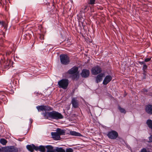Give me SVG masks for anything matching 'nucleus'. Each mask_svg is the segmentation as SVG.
Instances as JSON below:
<instances>
[{
    "label": "nucleus",
    "mask_w": 152,
    "mask_h": 152,
    "mask_svg": "<svg viewBox=\"0 0 152 152\" xmlns=\"http://www.w3.org/2000/svg\"><path fill=\"white\" fill-rule=\"evenodd\" d=\"M38 111H50L53 110V108L47 105H41L36 107Z\"/></svg>",
    "instance_id": "6"
},
{
    "label": "nucleus",
    "mask_w": 152,
    "mask_h": 152,
    "mask_svg": "<svg viewBox=\"0 0 152 152\" xmlns=\"http://www.w3.org/2000/svg\"><path fill=\"white\" fill-rule=\"evenodd\" d=\"M30 121H31V123H32V122H33V120H32V119H31V118H30Z\"/></svg>",
    "instance_id": "41"
},
{
    "label": "nucleus",
    "mask_w": 152,
    "mask_h": 152,
    "mask_svg": "<svg viewBox=\"0 0 152 152\" xmlns=\"http://www.w3.org/2000/svg\"><path fill=\"white\" fill-rule=\"evenodd\" d=\"M107 135L108 137L111 139H115L118 136V132L114 130H112L109 132Z\"/></svg>",
    "instance_id": "5"
},
{
    "label": "nucleus",
    "mask_w": 152,
    "mask_h": 152,
    "mask_svg": "<svg viewBox=\"0 0 152 152\" xmlns=\"http://www.w3.org/2000/svg\"><path fill=\"white\" fill-rule=\"evenodd\" d=\"M51 152H55L54 150H53Z\"/></svg>",
    "instance_id": "44"
},
{
    "label": "nucleus",
    "mask_w": 152,
    "mask_h": 152,
    "mask_svg": "<svg viewBox=\"0 0 152 152\" xmlns=\"http://www.w3.org/2000/svg\"><path fill=\"white\" fill-rule=\"evenodd\" d=\"M65 109H64V110L65 111V110H69L70 108V105H65Z\"/></svg>",
    "instance_id": "30"
},
{
    "label": "nucleus",
    "mask_w": 152,
    "mask_h": 152,
    "mask_svg": "<svg viewBox=\"0 0 152 152\" xmlns=\"http://www.w3.org/2000/svg\"><path fill=\"white\" fill-rule=\"evenodd\" d=\"M73 107L74 108H77L78 107V105H73Z\"/></svg>",
    "instance_id": "38"
},
{
    "label": "nucleus",
    "mask_w": 152,
    "mask_h": 152,
    "mask_svg": "<svg viewBox=\"0 0 152 152\" xmlns=\"http://www.w3.org/2000/svg\"><path fill=\"white\" fill-rule=\"evenodd\" d=\"M146 123L149 128L152 129V120L148 119L146 121Z\"/></svg>",
    "instance_id": "18"
},
{
    "label": "nucleus",
    "mask_w": 152,
    "mask_h": 152,
    "mask_svg": "<svg viewBox=\"0 0 152 152\" xmlns=\"http://www.w3.org/2000/svg\"><path fill=\"white\" fill-rule=\"evenodd\" d=\"M11 51L7 53V55L8 54V55H9L11 54Z\"/></svg>",
    "instance_id": "39"
},
{
    "label": "nucleus",
    "mask_w": 152,
    "mask_h": 152,
    "mask_svg": "<svg viewBox=\"0 0 152 152\" xmlns=\"http://www.w3.org/2000/svg\"><path fill=\"white\" fill-rule=\"evenodd\" d=\"M39 38L41 39L42 40V39L43 40L44 39V36L43 35H40L39 37Z\"/></svg>",
    "instance_id": "37"
},
{
    "label": "nucleus",
    "mask_w": 152,
    "mask_h": 152,
    "mask_svg": "<svg viewBox=\"0 0 152 152\" xmlns=\"http://www.w3.org/2000/svg\"><path fill=\"white\" fill-rule=\"evenodd\" d=\"M60 61L62 64L66 65L69 63V58L67 55L62 54L60 56Z\"/></svg>",
    "instance_id": "4"
},
{
    "label": "nucleus",
    "mask_w": 152,
    "mask_h": 152,
    "mask_svg": "<svg viewBox=\"0 0 152 152\" xmlns=\"http://www.w3.org/2000/svg\"><path fill=\"white\" fill-rule=\"evenodd\" d=\"M77 100L76 98H73L72 99V104H77Z\"/></svg>",
    "instance_id": "25"
},
{
    "label": "nucleus",
    "mask_w": 152,
    "mask_h": 152,
    "mask_svg": "<svg viewBox=\"0 0 152 152\" xmlns=\"http://www.w3.org/2000/svg\"><path fill=\"white\" fill-rule=\"evenodd\" d=\"M45 115L49 119L58 120L63 119V115L58 112L53 110L51 112L45 113Z\"/></svg>",
    "instance_id": "1"
},
{
    "label": "nucleus",
    "mask_w": 152,
    "mask_h": 152,
    "mask_svg": "<svg viewBox=\"0 0 152 152\" xmlns=\"http://www.w3.org/2000/svg\"><path fill=\"white\" fill-rule=\"evenodd\" d=\"M28 39H30L29 38L28 36Z\"/></svg>",
    "instance_id": "45"
},
{
    "label": "nucleus",
    "mask_w": 152,
    "mask_h": 152,
    "mask_svg": "<svg viewBox=\"0 0 152 152\" xmlns=\"http://www.w3.org/2000/svg\"><path fill=\"white\" fill-rule=\"evenodd\" d=\"M112 78V77L110 75L106 76L103 81V84L104 85H107L111 81Z\"/></svg>",
    "instance_id": "10"
},
{
    "label": "nucleus",
    "mask_w": 152,
    "mask_h": 152,
    "mask_svg": "<svg viewBox=\"0 0 152 152\" xmlns=\"http://www.w3.org/2000/svg\"><path fill=\"white\" fill-rule=\"evenodd\" d=\"M0 25H1L2 27H4L5 25V23L4 21H1L0 20Z\"/></svg>",
    "instance_id": "31"
},
{
    "label": "nucleus",
    "mask_w": 152,
    "mask_h": 152,
    "mask_svg": "<svg viewBox=\"0 0 152 152\" xmlns=\"http://www.w3.org/2000/svg\"><path fill=\"white\" fill-rule=\"evenodd\" d=\"M96 0H90L89 4L91 5L94 4L95 3Z\"/></svg>",
    "instance_id": "28"
},
{
    "label": "nucleus",
    "mask_w": 152,
    "mask_h": 152,
    "mask_svg": "<svg viewBox=\"0 0 152 152\" xmlns=\"http://www.w3.org/2000/svg\"><path fill=\"white\" fill-rule=\"evenodd\" d=\"M47 149V152H51L53 150V147L51 145H48L45 146Z\"/></svg>",
    "instance_id": "19"
},
{
    "label": "nucleus",
    "mask_w": 152,
    "mask_h": 152,
    "mask_svg": "<svg viewBox=\"0 0 152 152\" xmlns=\"http://www.w3.org/2000/svg\"><path fill=\"white\" fill-rule=\"evenodd\" d=\"M118 109L121 113L124 114L126 113L125 110L124 108L121 107L120 106H118Z\"/></svg>",
    "instance_id": "23"
},
{
    "label": "nucleus",
    "mask_w": 152,
    "mask_h": 152,
    "mask_svg": "<svg viewBox=\"0 0 152 152\" xmlns=\"http://www.w3.org/2000/svg\"><path fill=\"white\" fill-rule=\"evenodd\" d=\"M66 152H73V150L71 148H66Z\"/></svg>",
    "instance_id": "29"
},
{
    "label": "nucleus",
    "mask_w": 152,
    "mask_h": 152,
    "mask_svg": "<svg viewBox=\"0 0 152 152\" xmlns=\"http://www.w3.org/2000/svg\"><path fill=\"white\" fill-rule=\"evenodd\" d=\"M140 152H148L147 149H146V148H143L141 150Z\"/></svg>",
    "instance_id": "33"
},
{
    "label": "nucleus",
    "mask_w": 152,
    "mask_h": 152,
    "mask_svg": "<svg viewBox=\"0 0 152 152\" xmlns=\"http://www.w3.org/2000/svg\"><path fill=\"white\" fill-rule=\"evenodd\" d=\"M145 110L148 113L152 114V105H146Z\"/></svg>",
    "instance_id": "13"
},
{
    "label": "nucleus",
    "mask_w": 152,
    "mask_h": 152,
    "mask_svg": "<svg viewBox=\"0 0 152 152\" xmlns=\"http://www.w3.org/2000/svg\"><path fill=\"white\" fill-rule=\"evenodd\" d=\"M148 68V66L146 64H145L144 65H143L142 66V70L143 72H145V71H146Z\"/></svg>",
    "instance_id": "27"
},
{
    "label": "nucleus",
    "mask_w": 152,
    "mask_h": 152,
    "mask_svg": "<svg viewBox=\"0 0 152 152\" xmlns=\"http://www.w3.org/2000/svg\"><path fill=\"white\" fill-rule=\"evenodd\" d=\"M51 135L54 140H58L60 139V136L58 134L57 132H52L51 133Z\"/></svg>",
    "instance_id": "12"
},
{
    "label": "nucleus",
    "mask_w": 152,
    "mask_h": 152,
    "mask_svg": "<svg viewBox=\"0 0 152 152\" xmlns=\"http://www.w3.org/2000/svg\"><path fill=\"white\" fill-rule=\"evenodd\" d=\"M70 134L72 136H82V135L79 133L74 131H71L69 132Z\"/></svg>",
    "instance_id": "16"
},
{
    "label": "nucleus",
    "mask_w": 152,
    "mask_h": 152,
    "mask_svg": "<svg viewBox=\"0 0 152 152\" xmlns=\"http://www.w3.org/2000/svg\"><path fill=\"white\" fill-rule=\"evenodd\" d=\"M143 79H146V76H144V77H143Z\"/></svg>",
    "instance_id": "42"
},
{
    "label": "nucleus",
    "mask_w": 152,
    "mask_h": 152,
    "mask_svg": "<svg viewBox=\"0 0 152 152\" xmlns=\"http://www.w3.org/2000/svg\"><path fill=\"white\" fill-rule=\"evenodd\" d=\"M23 36L24 37H25V38L26 39H28V36L29 38L30 39L31 38V35L29 34L28 33H26V34H24V33L22 34L23 36Z\"/></svg>",
    "instance_id": "22"
},
{
    "label": "nucleus",
    "mask_w": 152,
    "mask_h": 152,
    "mask_svg": "<svg viewBox=\"0 0 152 152\" xmlns=\"http://www.w3.org/2000/svg\"><path fill=\"white\" fill-rule=\"evenodd\" d=\"M11 62V61L10 60L5 61L4 64L5 68H7L10 66Z\"/></svg>",
    "instance_id": "20"
},
{
    "label": "nucleus",
    "mask_w": 152,
    "mask_h": 152,
    "mask_svg": "<svg viewBox=\"0 0 152 152\" xmlns=\"http://www.w3.org/2000/svg\"><path fill=\"white\" fill-rule=\"evenodd\" d=\"M90 73V71L88 70L83 69L82 70L80 75L83 78H86L89 77Z\"/></svg>",
    "instance_id": "8"
},
{
    "label": "nucleus",
    "mask_w": 152,
    "mask_h": 152,
    "mask_svg": "<svg viewBox=\"0 0 152 152\" xmlns=\"http://www.w3.org/2000/svg\"><path fill=\"white\" fill-rule=\"evenodd\" d=\"M45 147L43 145H40L39 146H36L35 151H39L41 152H45Z\"/></svg>",
    "instance_id": "14"
},
{
    "label": "nucleus",
    "mask_w": 152,
    "mask_h": 152,
    "mask_svg": "<svg viewBox=\"0 0 152 152\" xmlns=\"http://www.w3.org/2000/svg\"><path fill=\"white\" fill-rule=\"evenodd\" d=\"M149 141V142H152V135H151L150 136L148 137Z\"/></svg>",
    "instance_id": "35"
},
{
    "label": "nucleus",
    "mask_w": 152,
    "mask_h": 152,
    "mask_svg": "<svg viewBox=\"0 0 152 152\" xmlns=\"http://www.w3.org/2000/svg\"><path fill=\"white\" fill-rule=\"evenodd\" d=\"M78 67L76 66H74L67 71V73L69 75H72L71 76L72 80H77L79 78V75Z\"/></svg>",
    "instance_id": "2"
},
{
    "label": "nucleus",
    "mask_w": 152,
    "mask_h": 152,
    "mask_svg": "<svg viewBox=\"0 0 152 152\" xmlns=\"http://www.w3.org/2000/svg\"><path fill=\"white\" fill-rule=\"evenodd\" d=\"M0 142L2 145H5L7 143V141L5 139L2 138L0 139Z\"/></svg>",
    "instance_id": "24"
},
{
    "label": "nucleus",
    "mask_w": 152,
    "mask_h": 152,
    "mask_svg": "<svg viewBox=\"0 0 152 152\" xmlns=\"http://www.w3.org/2000/svg\"><path fill=\"white\" fill-rule=\"evenodd\" d=\"M145 61H139L138 62L141 65H144L145 64Z\"/></svg>",
    "instance_id": "36"
},
{
    "label": "nucleus",
    "mask_w": 152,
    "mask_h": 152,
    "mask_svg": "<svg viewBox=\"0 0 152 152\" xmlns=\"http://www.w3.org/2000/svg\"><path fill=\"white\" fill-rule=\"evenodd\" d=\"M55 151L57 152H66L65 150L61 147H56Z\"/></svg>",
    "instance_id": "21"
},
{
    "label": "nucleus",
    "mask_w": 152,
    "mask_h": 152,
    "mask_svg": "<svg viewBox=\"0 0 152 152\" xmlns=\"http://www.w3.org/2000/svg\"><path fill=\"white\" fill-rule=\"evenodd\" d=\"M36 147V146L33 144H32V145H28L26 146L27 149L31 152H33L34 150H35Z\"/></svg>",
    "instance_id": "15"
},
{
    "label": "nucleus",
    "mask_w": 152,
    "mask_h": 152,
    "mask_svg": "<svg viewBox=\"0 0 152 152\" xmlns=\"http://www.w3.org/2000/svg\"><path fill=\"white\" fill-rule=\"evenodd\" d=\"M57 132L60 136L61 135H65V131L64 130H62L60 128H58L57 129Z\"/></svg>",
    "instance_id": "17"
},
{
    "label": "nucleus",
    "mask_w": 152,
    "mask_h": 152,
    "mask_svg": "<svg viewBox=\"0 0 152 152\" xmlns=\"http://www.w3.org/2000/svg\"><path fill=\"white\" fill-rule=\"evenodd\" d=\"M4 94V93L2 91H0V96H3V98H0V104H5L7 103V100L6 96L3 95Z\"/></svg>",
    "instance_id": "9"
},
{
    "label": "nucleus",
    "mask_w": 152,
    "mask_h": 152,
    "mask_svg": "<svg viewBox=\"0 0 152 152\" xmlns=\"http://www.w3.org/2000/svg\"><path fill=\"white\" fill-rule=\"evenodd\" d=\"M104 76V74L103 73H100L98 75L96 78V82L98 83L102 80V77Z\"/></svg>",
    "instance_id": "11"
},
{
    "label": "nucleus",
    "mask_w": 152,
    "mask_h": 152,
    "mask_svg": "<svg viewBox=\"0 0 152 152\" xmlns=\"http://www.w3.org/2000/svg\"><path fill=\"white\" fill-rule=\"evenodd\" d=\"M102 71V69L99 66L97 65L93 67L91 69V72L93 75H96L101 73Z\"/></svg>",
    "instance_id": "7"
},
{
    "label": "nucleus",
    "mask_w": 152,
    "mask_h": 152,
    "mask_svg": "<svg viewBox=\"0 0 152 152\" xmlns=\"http://www.w3.org/2000/svg\"><path fill=\"white\" fill-rule=\"evenodd\" d=\"M144 91H145V92H147V90H146V89H145V90H144Z\"/></svg>",
    "instance_id": "43"
},
{
    "label": "nucleus",
    "mask_w": 152,
    "mask_h": 152,
    "mask_svg": "<svg viewBox=\"0 0 152 152\" xmlns=\"http://www.w3.org/2000/svg\"><path fill=\"white\" fill-rule=\"evenodd\" d=\"M151 58H147L145 59L144 61L145 62H148L151 60Z\"/></svg>",
    "instance_id": "32"
},
{
    "label": "nucleus",
    "mask_w": 152,
    "mask_h": 152,
    "mask_svg": "<svg viewBox=\"0 0 152 152\" xmlns=\"http://www.w3.org/2000/svg\"><path fill=\"white\" fill-rule=\"evenodd\" d=\"M1 151V148H0V152Z\"/></svg>",
    "instance_id": "46"
},
{
    "label": "nucleus",
    "mask_w": 152,
    "mask_h": 152,
    "mask_svg": "<svg viewBox=\"0 0 152 152\" xmlns=\"http://www.w3.org/2000/svg\"><path fill=\"white\" fill-rule=\"evenodd\" d=\"M88 7L87 6H84L82 8V11L84 12H86L88 10Z\"/></svg>",
    "instance_id": "26"
},
{
    "label": "nucleus",
    "mask_w": 152,
    "mask_h": 152,
    "mask_svg": "<svg viewBox=\"0 0 152 152\" xmlns=\"http://www.w3.org/2000/svg\"><path fill=\"white\" fill-rule=\"evenodd\" d=\"M58 84L59 88L66 89L69 85V80L67 79H63L58 82Z\"/></svg>",
    "instance_id": "3"
},
{
    "label": "nucleus",
    "mask_w": 152,
    "mask_h": 152,
    "mask_svg": "<svg viewBox=\"0 0 152 152\" xmlns=\"http://www.w3.org/2000/svg\"><path fill=\"white\" fill-rule=\"evenodd\" d=\"M146 72V71H145V72H143V74L144 75V76H146V74L145 73Z\"/></svg>",
    "instance_id": "40"
},
{
    "label": "nucleus",
    "mask_w": 152,
    "mask_h": 152,
    "mask_svg": "<svg viewBox=\"0 0 152 152\" xmlns=\"http://www.w3.org/2000/svg\"><path fill=\"white\" fill-rule=\"evenodd\" d=\"M5 33L3 31H1L0 32V35H2V37H5Z\"/></svg>",
    "instance_id": "34"
}]
</instances>
